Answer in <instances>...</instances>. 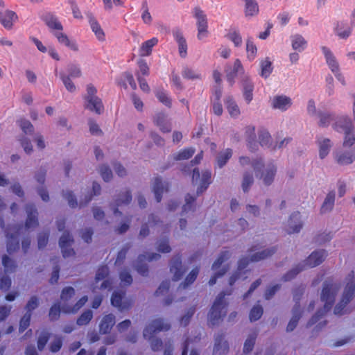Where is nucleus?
Here are the masks:
<instances>
[{
  "mask_svg": "<svg viewBox=\"0 0 355 355\" xmlns=\"http://www.w3.org/2000/svg\"><path fill=\"white\" fill-rule=\"evenodd\" d=\"M340 288L339 284L327 279L323 282L320 300L324 303L322 309L318 310L307 322V327L315 324L326 313L329 311L335 302L336 297Z\"/></svg>",
  "mask_w": 355,
  "mask_h": 355,
  "instance_id": "1",
  "label": "nucleus"
},
{
  "mask_svg": "<svg viewBox=\"0 0 355 355\" xmlns=\"http://www.w3.org/2000/svg\"><path fill=\"white\" fill-rule=\"evenodd\" d=\"M171 329V324L162 318H157L152 320L144 329L143 335L145 338L150 341V347L153 351H160L163 347L162 340L158 338H153V335L159 331H168Z\"/></svg>",
  "mask_w": 355,
  "mask_h": 355,
  "instance_id": "2",
  "label": "nucleus"
},
{
  "mask_svg": "<svg viewBox=\"0 0 355 355\" xmlns=\"http://www.w3.org/2000/svg\"><path fill=\"white\" fill-rule=\"evenodd\" d=\"M347 283L341 300L334 309L335 315H342L346 306L352 300L355 295V277L354 271H351L346 277Z\"/></svg>",
  "mask_w": 355,
  "mask_h": 355,
  "instance_id": "3",
  "label": "nucleus"
},
{
  "mask_svg": "<svg viewBox=\"0 0 355 355\" xmlns=\"http://www.w3.org/2000/svg\"><path fill=\"white\" fill-rule=\"evenodd\" d=\"M230 294L231 292L226 293L222 291L214 300L208 314V320L211 326L218 324L222 318L225 316L227 304L225 303L224 298L225 295Z\"/></svg>",
  "mask_w": 355,
  "mask_h": 355,
  "instance_id": "4",
  "label": "nucleus"
},
{
  "mask_svg": "<svg viewBox=\"0 0 355 355\" xmlns=\"http://www.w3.org/2000/svg\"><path fill=\"white\" fill-rule=\"evenodd\" d=\"M87 93L83 96L84 107L97 114H101L104 110L102 100L97 96V89L92 84L87 85Z\"/></svg>",
  "mask_w": 355,
  "mask_h": 355,
  "instance_id": "5",
  "label": "nucleus"
},
{
  "mask_svg": "<svg viewBox=\"0 0 355 355\" xmlns=\"http://www.w3.org/2000/svg\"><path fill=\"white\" fill-rule=\"evenodd\" d=\"M132 199V193L130 189H126L120 191L114 196V202L111 204V208L115 216H121L122 212L119 210V207L129 205Z\"/></svg>",
  "mask_w": 355,
  "mask_h": 355,
  "instance_id": "6",
  "label": "nucleus"
},
{
  "mask_svg": "<svg viewBox=\"0 0 355 355\" xmlns=\"http://www.w3.org/2000/svg\"><path fill=\"white\" fill-rule=\"evenodd\" d=\"M194 17L197 19V28H198V35L197 37L198 40H201L204 37H206L208 34V25H207V15L205 14L204 11L201 10L199 7H196L194 8Z\"/></svg>",
  "mask_w": 355,
  "mask_h": 355,
  "instance_id": "7",
  "label": "nucleus"
},
{
  "mask_svg": "<svg viewBox=\"0 0 355 355\" xmlns=\"http://www.w3.org/2000/svg\"><path fill=\"white\" fill-rule=\"evenodd\" d=\"M21 229V225H15L12 228L13 233L10 234L8 230H5L7 238V252L9 254H12L19 249V236Z\"/></svg>",
  "mask_w": 355,
  "mask_h": 355,
  "instance_id": "8",
  "label": "nucleus"
},
{
  "mask_svg": "<svg viewBox=\"0 0 355 355\" xmlns=\"http://www.w3.org/2000/svg\"><path fill=\"white\" fill-rule=\"evenodd\" d=\"M230 346L225 340V334L223 331L218 332L214 336V345L213 348L214 355H226L229 352Z\"/></svg>",
  "mask_w": 355,
  "mask_h": 355,
  "instance_id": "9",
  "label": "nucleus"
},
{
  "mask_svg": "<svg viewBox=\"0 0 355 355\" xmlns=\"http://www.w3.org/2000/svg\"><path fill=\"white\" fill-rule=\"evenodd\" d=\"M332 128L339 133L355 129L351 118L347 115H338L332 124Z\"/></svg>",
  "mask_w": 355,
  "mask_h": 355,
  "instance_id": "10",
  "label": "nucleus"
},
{
  "mask_svg": "<svg viewBox=\"0 0 355 355\" xmlns=\"http://www.w3.org/2000/svg\"><path fill=\"white\" fill-rule=\"evenodd\" d=\"M161 255L158 253H147L146 254H140L137 258V263L135 266L136 270L139 274L144 277L148 275V267L146 263H143L142 261L147 259L148 261L153 260H158L160 259Z\"/></svg>",
  "mask_w": 355,
  "mask_h": 355,
  "instance_id": "11",
  "label": "nucleus"
},
{
  "mask_svg": "<svg viewBox=\"0 0 355 355\" xmlns=\"http://www.w3.org/2000/svg\"><path fill=\"white\" fill-rule=\"evenodd\" d=\"M73 241V239L69 232H63L59 240V245L63 257L67 258L75 254L74 250L70 248Z\"/></svg>",
  "mask_w": 355,
  "mask_h": 355,
  "instance_id": "12",
  "label": "nucleus"
},
{
  "mask_svg": "<svg viewBox=\"0 0 355 355\" xmlns=\"http://www.w3.org/2000/svg\"><path fill=\"white\" fill-rule=\"evenodd\" d=\"M170 270L173 273V280L175 282L180 280L186 272L187 268L182 266L180 254H177L172 258L170 263Z\"/></svg>",
  "mask_w": 355,
  "mask_h": 355,
  "instance_id": "13",
  "label": "nucleus"
},
{
  "mask_svg": "<svg viewBox=\"0 0 355 355\" xmlns=\"http://www.w3.org/2000/svg\"><path fill=\"white\" fill-rule=\"evenodd\" d=\"M25 210L27 214L25 227L26 229H30L37 227L39 225L38 212L35 205L33 203H28L26 205Z\"/></svg>",
  "mask_w": 355,
  "mask_h": 355,
  "instance_id": "14",
  "label": "nucleus"
},
{
  "mask_svg": "<svg viewBox=\"0 0 355 355\" xmlns=\"http://www.w3.org/2000/svg\"><path fill=\"white\" fill-rule=\"evenodd\" d=\"M303 223L299 211L292 213L288 218L286 232L288 234L298 233L302 228Z\"/></svg>",
  "mask_w": 355,
  "mask_h": 355,
  "instance_id": "15",
  "label": "nucleus"
},
{
  "mask_svg": "<svg viewBox=\"0 0 355 355\" xmlns=\"http://www.w3.org/2000/svg\"><path fill=\"white\" fill-rule=\"evenodd\" d=\"M334 159L339 165H349L355 160L353 150H338L334 153Z\"/></svg>",
  "mask_w": 355,
  "mask_h": 355,
  "instance_id": "16",
  "label": "nucleus"
},
{
  "mask_svg": "<svg viewBox=\"0 0 355 355\" xmlns=\"http://www.w3.org/2000/svg\"><path fill=\"white\" fill-rule=\"evenodd\" d=\"M327 255V252L324 250H315L308 257L304 264L302 265L311 268L318 266L324 261Z\"/></svg>",
  "mask_w": 355,
  "mask_h": 355,
  "instance_id": "17",
  "label": "nucleus"
},
{
  "mask_svg": "<svg viewBox=\"0 0 355 355\" xmlns=\"http://www.w3.org/2000/svg\"><path fill=\"white\" fill-rule=\"evenodd\" d=\"M123 293L117 291H114L111 297L112 305L118 308L121 311L128 310L132 306V302L131 300L123 301Z\"/></svg>",
  "mask_w": 355,
  "mask_h": 355,
  "instance_id": "18",
  "label": "nucleus"
},
{
  "mask_svg": "<svg viewBox=\"0 0 355 355\" xmlns=\"http://www.w3.org/2000/svg\"><path fill=\"white\" fill-rule=\"evenodd\" d=\"M172 33L178 44V51L180 57L185 58L187 55V44L182 31L180 28L175 27L173 29Z\"/></svg>",
  "mask_w": 355,
  "mask_h": 355,
  "instance_id": "19",
  "label": "nucleus"
},
{
  "mask_svg": "<svg viewBox=\"0 0 355 355\" xmlns=\"http://www.w3.org/2000/svg\"><path fill=\"white\" fill-rule=\"evenodd\" d=\"M239 162L242 166L251 165L255 172L256 176L259 177V173L264 166V162L262 158H256L252 160L249 157L241 156L239 159Z\"/></svg>",
  "mask_w": 355,
  "mask_h": 355,
  "instance_id": "20",
  "label": "nucleus"
},
{
  "mask_svg": "<svg viewBox=\"0 0 355 355\" xmlns=\"http://www.w3.org/2000/svg\"><path fill=\"white\" fill-rule=\"evenodd\" d=\"M168 183L166 182H163L161 177L157 176L155 178L152 189L157 202H161L162 195L164 191H168Z\"/></svg>",
  "mask_w": 355,
  "mask_h": 355,
  "instance_id": "21",
  "label": "nucleus"
},
{
  "mask_svg": "<svg viewBox=\"0 0 355 355\" xmlns=\"http://www.w3.org/2000/svg\"><path fill=\"white\" fill-rule=\"evenodd\" d=\"M40 18L50 29L58 31L63 29L62 25L53 12H44L40 16Z\"/></svg>",
  "mask_w": 355,
  "mask_h": 355,
  "instance_id": "22",
  "label": "nucleus"
},
{
  "mask_svg": "<svg viewBox=\"0 0 355 355\" xmlns=\"http://www.w3.org/2000/svg\"><path fill=\"white\" fill-rule=\"evenodd\" d=\"M243 72V67L239 59H236L233 67L226 69V79L230 86H232L235 82V78L239 73Z\"/></svg>",
  "mask_w": 355,
  "mask_h": 355,
  "instance_id": "23",
  "label": "nucleus"
},
{
  "mask_svg": "<svg viewBox=\"0 0 355 355\" xmlns=\"http://www.w3.org/2000/svg\"><path fill=\"white\" fill-rule=\"evenodd\" d=\"M115 316L112 313L104 315L99 324V332L101 334H109L115 324Z\"/></svg>",
  "mask_w": 355,
  "mask_h": 355,
  "instance_id": "24",
  "label": "nucleus"
},
{
  "mask_svg": "<svg viewBox=\"0 0 355 355\" xmlns=\"http://www.w3.org/2000/svg\"><path fill=\"white\" fill-rule=\"evenodd\" d=\"M321 50L324 55L326 62L329 69H331V71H332V73H335L337 71H340L339 64L337 62L331 51L327 46H322Z\"/></svg>",
  "mask_w": 355,
  "mask_h": 355,
  "instance_id": "25",
  "label": "nucleus"
},
{
  "mask_svg": "<svg viewBox=\"0 0 355 355\" xmlns=\"http://www.w3.org/2000/svg\"><path fill=\"white\" fill-rule=\"evenodd\" d=\"M292 101L290 97L284 95L274 96L272 102V106L275 109H278L282 111L286 110L291 107Z\"/></svg>",
  "mask_w": 355,
  "mask_h": 355,
  "instance_id": "26",
  "label": "nucleus"
},
{
  "mask_svg": "<svg viewBox=\"0 0 355 355\" xmlns=\"http://www.w3.org/2000/svg\"><path fill=\"white\" fill-rule=\"evenodd\" d=\"M242 90L245 101L249 104L253 98L254 84L248 77H245L242 81Z\"/></svg>",
  "mask_w": 355,
  "mask_h": 355,
  "instance_id": "27",
  "label": "nucleus"
},
{
  "mask_svg": "<svg viewBox=\"0 0 355 355\" xmlns=\"http://www.w3.org/2000/svg\"><path fill=\"white\" fill-rule=\"evenodd\" d=\"M17 19L16 13L12 10H7L0 12V23L7 29L12 27L13 21Z\"/></svg>",
  "mask_w": 355,
  "mask_h": 355,
  "instance_id": "28",
  "label": "nucleus"
},
{
  "mask_svg": "<svg viewBox=\"0 0 355 355\" xmlns=\"http://www.w3.org/2000/svg\"><path fill=\"white\" fill-rule=\"evenodd\" d=\"M319 147V157L321 159H324L330 152L332 143L328 138L320 137L317 140Z\"/></svg>",
  "mask_w": 355,
  "mask_h": 355,
  "instance_id": "29",
  "label": "nucleus"
},
{
  "mask_svg": "<svg viewBox=\"0 0 355 355\" xmlns=\"http://www.w3.org/2000/svg\"><path fill=\"white\" fill-rule=\"evenodd\" d=\"M291 46L293 50L302 52L307 46V41L300 34H294L290 37Z\"/></svg>",
  "mask_w": 355,
  "mask_h": 355,
  "instance_id": "30",
  "label": "nucleus"
},
{
  "mask_svg": "<svg viewBox=\"0 0 355 355\" xmlns=\"http://www.w3.org/2000/svg\"><path fill=\"white\" fill-rule=\"evenodd\" d=\"M87 17L89 19V23L92 31L95 33L96 37L100 41L105 40V33L101 28L100 24L93 16L92 13H87Z\"/></svg>",
  "mask_w": 355,
  "mask_h": 355,
  "instance_id": "31",
  "label": "nucleus"
},
{
  "mask_svg": "<svg viewBox=\"0 0 355 355\" xmlns=\"http://www.w3.org/2000/svg\"><path fill=\"white\" fill-rule=\"evenodd\" d=\"M335 198L336 193L334 191H331L327 193L320 207L321 214L330 212L333 209L335 204Z\"/></svg>",
  "mask_w": 355,
  "mask_h": 355,
  "instance_id": "32",
  "label": "nucleus"
},
{
  "mask_svg": "<svg viewBox=\"0 0 355 355\" xmlns=\"http://www.w3.org/2000/svg\"><path fill=\"white\" fill-rule=\"evenodd\" d=\"M276 172L277 168L273 164H270L267 166L265 171L260 175L265 185L269 186L272 183Z\"/></svg>",
  "mask_w": 355,
  "mask_h": 355,
  "instance_id": "33",
  "label": "nucleus"
},
{
  "mask_svg": "<svg viewBox=\"0 0 355 355\" xmlns=\"http://www.w3.org/2000/svg\"><path fill=\"white\" fill-rule=\"evenodd\" d=\"M277 250L276 246H273L267 249H265L262 251L254 253L250 257V261L252 262H257L261 260H263L267 259L272 255H273Z\"/></svg>",
  "mask_w": 355,
  "mask_h": 355,
  "instance_id": "34",
  "label": "nucleus"
},
{
  "mask_svg": "<svg viewBox=\"0 0 355 355\" xmlns=\"http://www.w3.org/2000/svg\"><path fill=\"white\" fill-rule=\"evenodd\" d=\"M87 295L83 296L73 306H71L65 302L62 305V311L64 313H76L87 302Z\"/></svg>",
  "mask_w": 355,
  "mask_h": 355,
  "instance_id": "35",
  "label": "nucleus"
},
{
  "mask_svg": "<svg viewBox=\"0 0 355 355\" xmlns=\"http://www.w3.org/2000/svg\"><path fill=\"white\" fill-rule=\"evenodd\" d=\"M211 173L210 171H205L202 173L200 184L197 188L196 194L200 196L207 189L211 184Z\"/></svg>",
  "mask_w": 355,
  "mask_h": 355,
  "instance_id": "36",
  "label": "nucleus"
},
{
  "mask_svg": "<svg viewBox=\"0 0 355 355\" xmlns=\"http://www.w3.org/2000/svg\"><path fill=\"white\" fill-rule=\"evenodd\" d=\"M211 173L210 171H205L202 173L200 184L197 188L196 194L200 196L207 189L211 184Z\"/></svg>",
  "mask_w": 355,
  "mask_h": 355,
  "instance_id": "37",
  "label": "nucleus"
},
{
  "mask_svg": "<svg viewBox=\"0 0 355 355\" xmlns=\"http://www.w3.org/2000/svg\"><path fill=\"white\" fill-rule=\"evenodd\" d=\"M232 156V150L227 148L223 151H220L216 157V166L222 168L227 163Z\"/></svg>",
  "mask_w": 355,
  "mask_h": 355,
  "instance_id": "38",
  "label": "nucleus"
},
{
  "mask_svg": "<svg viewBox=\"0 0 355 355\" xmlns=\"http://www.w3.org/2000/svg\"><path fill=\"white\" fill-rule=\"evenodd\" d=\"M318 116L320 119L319 125L321 127H327L330 123L335 122L337 115L334 112H319Z\"/></svg>",
  "mask_w": 355,
  "mask_h": 355,
  "instance_id": "39",
  "label": "nucleus"
},
{
  "mask_svg": "<svg viewBox=\"0 0 355 355\" xmlns=\"http://www.w3.org/2000/svg\"><path fill=\"white\" fill-rule=\"evenodd\" d=\"M54 35L58 39V42L70 49L76 51L78 50V46L75 42L71 41L67 35L62 32H56Z\"/></svg>",
  "mask_w": 355,
  "mask_h": 355,
  "instance_id": "40",
  "label": "nucleus"
},
{
  "mask_svg": "<svg viewBox=\"0 0 355 355\" xmlns=\"http://www.w3.org/2000/svg\"><path fill=\"white\" fill-rule=\"evenodd\" d=\"M101 191V185L98 182H94L92 184V193L85 195L84 199L80 200V207L86 206L92 200L93 196L100 195Z\"/></svg>",
  "mask_w": 355,
  "mask_h": 355,
  "instance_id": "41",
  "label": "nucleus"
},
{
  "mask_svg": "<svg viewBox=\"0 0 355 355\" xmlns=\"http://www.w3.org/2000/svg\"><path fill=\"white\" fill-rule=\"evenodd\" d=\"M154 123L163 132H169L171 130V128L166 121V116L163 113L156 114L154 118Z\"/></svg>",
  "mask_w": 355,
  "mask_h": 355,
  "instance_id": "42",
  "label": "nucleus"
},
{
  "mask_svg": "<svg viewBox=\"0 0 355 355\" xmlns=\"http://www.w3.org/2000/svg\"><path fill=\"white\" fill-rule=\"evenodd\" d=\"M158 40L157 37H153L150 40L144 42L140 48V55H149L151 53L153 47L155 46Z\"/></svg>",
  "mask_w": 355,
  "mask_h": 355,
  "instance_id": "43",
  "label": "nucleus"
},
{
  "mask_svg": "<svg viewBox=\"0 0 355 355\" xmlns=\"http://www.w3.org/2000/svg\"><path fill=\"white\" fill-rule=\"evenodd\" d=\"M225 103L231 116L237 117L240 114L239 107L232 96L226 97Z\"/></svg>",
  "mask_w": 355,
  "mask_h": 355,
  "instance_id": "44",
  "label": "nucleus"
},
{
  "mask_svg": "<svg viewBox=\"0 0 355 355\" xmlns=\"http://www.w3.org/2000/svg\"><path fill=\"white\" fill-rule=\"evenodd\" d=\"M226 37L232 42L236 47H240L242 45V37L239 31L236 28L230 29L228 33L226 35Z\"/></svg>",
  "mask_w": 355,
  "mask_h": 355,
  "instance_id": "45",
  "label": "nucleus"
},
{
  "mask_svg": "<svg viewBox=\"0 0 355 355\" xmlns=\"http://www.w3.org/2000/svg\"><path fill=\"white\" fill-rule=\"evenodd\" d=\"M261 72L260 76L264 78H267L270 76L272 72V64L268 58L260 62Z\"/></svg>",
  "mask_w": 355,
  "mask_h": 355,
  "instance_id": "46",
  "label": "nucleus"
},
{
  "mask_svg": "<svg viewBox=\"0 0 355 355\" xmlns=\"http://www.w3.org/2000/svg\"><path fill=\"white\" fill-rule=\"evenodd\" d=\"M2 265L6 273H13L17 266L16 262L6 254L2 257Z\"/></svg>",
  "mask_w": 355,
  "mask_h": 355,
  "instance_id": "47",
  "label": "nucleus"
},
{
  "mask_svg": "<svg viewBox=\"0 0 355 355\" xmlns=\"http://www.w3.org/2000/svg\"><path fill=\"white\" fill-rule=\"evenodd\" d=\"M254 183V178L252 172L245 171L243 173L241 187L244 193L249 191L251 186Z\"/></svg>",
  "mask_w": 355,
  "mask_h": 355,
  "instance_id": "48",
  "label": "nucleus"
},
{
  "mask_svg": "<svg viewBox=\"0 0 355 355\" xmlns=\"http://www.w3.org/2000/svg\"><path fill=\"white\" fill-rule=\"evenodd\" d=\"M185 204L182 207V214L188 213L190 211H195V205L196 197L187 193L185 196Z\"/></svg>",
  "mask_w": 355,
  "mask_h": 355,
  "instance_id": "49",
  "label": "nucleus"
},
{
  "mask_svg": "<svg viewBox=\"0 0 355 355\" xmlns=\"http://www.w3.org/2000/svg\"><path fill=\"white\" fill-rule=\"evenodd\" d=\"M271 136L266 130H260L259 132V143L263 148H270L271 146Z\"/></svg>",
  "mask_w": 355,
  "mask_h": 355,
  "instance_id": "50",
  "label": "nucleus"
},
{
  "mask_svg": "<svg viewBox=\"0 0 355 355\" xmlns=\"http://www.w3.org/2000/svg\"><path fill=\"white\" fill-rule=\"evenodd\" d=\"M257 337V332H252L250 334L247 339L245 340L243 345V353L248 354L252 351L256 339Z\"/></svg>",
  "mask_w": 355,
  "mask_h": 355,
  "instance_id": "51",
  "label": "nucleus"
},
{
  "mask_svg": "<svg viewBox=\"0 0 355 355\" xmlns=\"http://www.w3.org/2000/svg\"><path fill=\"white\" fill-rule=\"evenodd\" d=\"M343 133V146L344 148H351L355 144V129L354 130L347 131Z\"/></svg>",
  "mask_w": 355,
  "mask_h": 355,
  "instance_id": "52",
  "label": "nucleus"
},
{
  "mask_svg": "<svg viewBox=\"0 0 355 355\" xmlns=\"http://www.w3.org/2000/svg\"><path fill=\"white\" fill-rule=\"evenodd\" d=\"M195 153L193 148H184L179 151L178 153L174 154L173 159L175 160H184L188 159L193 156Z\"/></svg>",
  "mask_w": 355,
  "mask_h": 355,
  "instance_id": "53",
  "label": "nucleus"
},
{
  "mask_svg": "<svg viewBox=\"0 0 355 355\" xmlns=\"http://www.w3.org/2000/svg\"><path fill=\"white\" fill-rule=\"evenodd\" d=\"M245 1V15L254 16L259 12V6L255 0H246Z\"/></svg>",
  "mask_w": 355,
  "mask_h": 355,
  "instance_id": "54",
  "label": "nucleus"
},
{
  "mask_svg": "<svg viewBox=\"0 0 355 355\" xmlns=\"http://www.w3.org/2000/svg\"><path fill=\"white\" fill-rule=\"evenodd\" d=\"M93 318V312L90 309L85 311L77 319L76 324L78 326L87 325Z\"/></svg>",
  "mask_w": 355,
  "mask_h": 355,
  "instance_id": "55",
  "label": "nucleus"
},
{
  "mask_svg": "<svg viewBox=\"0 0 355 355\" xmlns=\"http://www.w3.org/2000/svg\"><path fill=\"white\" fill-rule=\"evenodd\" d=\"M199 272L198 268H193L189 275L186 277L184 282L181 283L179 288H186L188 286L193 284L196 279Z\"/></svg>",
  "mask_w": 355,
  "mask_h": 355,
  "instance_id": "56",
  "label": "nucleus"
},
{
  "mask_svg": "<svg viewBox=\"0 0 355 355\" xmlns=\"http://www.w3.org/2000/svg\"><path fill=\"white\" fill-rule=\"evenodd\" d=\"M51 337V334L47 330H43L39 335L37 338V348L40 351H42L46 345L47 344L49 338Z\"/></svg>",
  "mask_w": 355,
  "mask_h": 355,
  "instance_id": "57",
  "label": "nucleus"
},
{
  "mask_svg": "<svg viewBox=\"0 0 355 355\" xmlns=\"http://www.w3.org/2000/svg\"><path fill=\"white\" fill-rule=\"evenodd\" d=\"M155 96L157 99L164 105L168 107H171V99L166 91L164 89H158L155 92Z\"/></svg>",
  "mask_w": 355,
  "mask_h": 355,
  "instance_id": "58",
  "label": "nucleus"
},
{
  "mask_svg": "<svg viewBox=\"0 0 355 355\" xmlns=\"http://www.w3.org/2000/svg\"><path fill=\"white\" fill-rule=\"evenodd\" d=\"M304 267L302 264H298L295 268L288 271L283 277L282 280L284 282L291 281L294 279L297 274L304 270Z\"/></svg>",
  "mask_w": 355,
  "mask_h": 355,
  "instance_id": "59",
  "label": "nucleus"
},
{
  "mask_svg": "<svg viewBox=\"0 0 355 355\" xmlns=\"http://www.w3.org/2000/svg\"><path fill=\"white\" fill-rule=\"evenodd\" d=\"M17 123L24 134L31 135L33 133L34 127L28 120L26 119H20L17 121Z\"/></svg>",
  "mask_w": 355,
  "mask_h": 355,
  "instance_id": "60",
  "label": "nucleus"
},
{
  "mask_svg": "<svg viewBox=\"0 0 355 355\" xmlns=\"http://www.w3.org/2000/svg\"><path fill=\"white\" fill-rule=\"evenodd\" d=\"M344 22H337L336 26L335 27V32L337 35L342 39L347 38L352 32L351 28L347 27L344 31L342 30L343 27L345 26Z\"/></svg>",
  "mask_w": 355,
  "mask_h": 355,
  "instance_id": "61",
  "label": "nucleus"
},
{
  "mask_svg": "<svg viewBox=\"0 0 355 355\" xmlns=\"http://www.w3.org/2000/svg\"><path fill=\"white\" fill-rule=\"evenodd\" d=\"M246 51L247 55L249 60H253L257 54V49L256 45L254 44L252 41V38L251 37H248L246 41Z\"/></svg>",
  "mask_w": 355,
  "mask_h": 355,
  "instance_id": "62",
  "label": "nucleus"
},
{
  "mask_svg": "<svg viewBox=\"0 0 355 355\" xmlns=\"http://www.w3.org/2000/svg\"><path fill=\"white\" fill-rule=\"evenodd\" d=\"M98 172L105 182H110L112 179V171L107 165L103 164L100 166Z\"/></svg>",
  "mask_w": 355,
  "mask_h": 355,
  "instance_id": "63",
  "label": "nucleus"
},
{
  "mask_svg": "<svg viewBox=\"0 0 355 355\" xmlns=\"http://www.w3.org/2000/svg\"><path fill=\"white\" fill-rule=\"evenodd\" d=\"M61 311L62 306L60 305V303L58 302L54 303L49 310V316L50 320L52 321L58 320Z\"/></svg>",
  "mask_w": 355,
  "mask_h": 355,
  "instance_id": "64",
  "label": "nucleus"
}]
</instances>
